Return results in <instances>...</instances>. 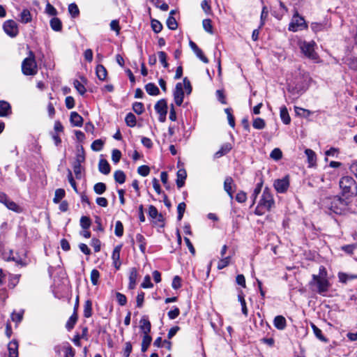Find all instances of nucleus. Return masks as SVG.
<instances>
[{
    "instance_id": "f257e3e1",
    "label": "nucleus",
    "mask_w": 357,
    "mask_h": 357,
    "mask_svg": "<svg viewBox=\"0 0 357 357\" xmlns=\"http://www.w3.org/2000/svg\"><path fill=\"white\" fill-rule=\"evenodd\" d=\"M322 207L328 214L342 215L348 208L349 202L348 199L340 196L327 197L321 201Z\"/></svg>"
},
{
    "instance_id": "f03ea898",
    "label": "nucleus",
    "mask_w": 357,
    "mask_h": 357,
    "mask_svg": "<svg viewBox=\"0 0 357 357\" xmlns=\"http://www.w3.org/2000/svg\"><path fill=\"white\" fill-rule=\"evenodd\" d=\"M310 79L308 74L299 73L288 83L287 91L293 96H300L307 89Z\"/></svg>"
},
{
    "instance_id": "7ed1b4c3",
    "label": "nucleus",
    "mask_w": 357,
    "mask_h": 357,
    "mask_svg": "<svg viewBox=\"0 0 357 357\" xmlns=\"http://www.w3.org/2000/svg\"><path fill=\"white\" fill-rule=\"evenodd\" d=\"M275 206V201L271 190L266 187L263 191L261 199L257 206L255 213L257 215H262L266 211H270Z\"/></svg>"
},
{
    "instance_id": "20e7f679",
    "label": "nucleus",
    "mask_w": 357,
    "mask_h": 357,
    "mask_svg": "<svg viewBox=\"0 0 357 357\" xmlns=\"http://www.w3.org/2000/svg\"><path fill=\"white\" fill-rule=\"evenodd\" d=\"M339 185L342 190V195L346 199L357 196V183L354 178L349 176H342L340 181Z\"/></svg>"
},
{
    "instance_id": "39448f33",
    "label": "nucleus",
    "mask_w": 357,
    "mask_h": 357,
    "mask_svg": "<svg viewBox=\"0 0 357 357\" xmlns=\"http://www.w3.org/2000/svg\"><path fill=\"white\" fill-rule=\"evenodd\" d=\"M309 285L312 290L316 291L319 294L326 296L328 292L331 284L327 278L321 276H317L313 274L312 280L310 281Z\"/></svg>"
},
{
    "instance_id": "423d86ee",
    "label": "nucleus",
    "mask_w": 357,
    "mask_h": 357,
    "mask_svg": "<svg viewBox=\"0 0 357 357\" xmlns=\"http://www.w3.org/2000/svg\"><path fill=\"white\" fill-rule=\"evenodd\" d=\"M22 70L25 75H34L37 73V65L33 52H29V57L22 61Z\"/></svg>"
},
{
    "instance_id": "0eeeda50",
    "label": "nucleus",
    "mask_w": 357,
    "mask_h": 357,
    "mask_svg": "<svg viewBox=\"0 0 357 357\" xmlns=\"http://www.w3.org/2000/svg\"><path fill=\"white\" fill-rule=\"evenodd\" d=\"M307 28V24L304 18L299 15L296 11L293 15L292 20L289 25V30L296 32Z\"/></svg>"
},
{
    "instance_id": "6e6552de",
    "label": "nucleus",
    "mask_w": 357,
    "mask_h": 357,
    "mask_svg": "<svg viewBox=\"0 0 357 357\" xmlns=\"http://www.w3.org/2000/svg\"><path fill=\"white\" fill-rule=\"evenodd\" d=\"M3 29L10 38H15L19 33L18 25L13 20H8L3 24Z\"/></svg>"
},
{
    "instance_id": "1a4fd4ad",
    "label": "nucleus",
    "mask_w": 357,
    "mask_h": 357,
    "mask_svg": "<svg viewBox=\"0 0 357 357\" xmlns=\"http://www.w3.org/2000/svg\"><path fill=\"white\" fill-rule=\"evenodd\" d=\"M314 43L304 42L301 46V52L307 58L312 60H317L318 58L317 54L314 52Z\"/></svg>"
},
{
    "instance_id": "9d476101",
    "label": "nucleus",
    "mask_w": 357,
    "mask_h": 357,
    "mask_svg": "<svg viewBox=\"0 0 357 357\" xmlns=\"http://www.w3.org/2000/svg\"><path fill=\"white\" fill-rule=\"evenodd\" d=\"M275 190L279 193H284L289 187V176H286L281 179H276L273 183Z\"/></svg>"
},
{
    "instance_id": "9b49d317",
    "label": "nucleus",
    "mask_w": 357,
    "mask_h": 357,
    "mask_svg": "<svg viewBox=\"0 0 357 357\" xmlns=\"http://www.w3.org/2000/svg\"><path fill=\"white\" fill-rule=\"evenodd\" d=\"M173 96L176 105L177 106H181L183 102L184 98L183 84L181 82H178L176 84Z\"/></svg>"
},
{
    "instance_id": "f8f14e48",
    "label": "nucleus",
    "mask_w": 357,
    "mask_h": 357,
    "mask_svg": "<svg viewBox=\"0 0 357 357\" xmlns=\"http://www.w3.org/2000/svg\"><path fill=\"white\" fill-rule=\"evenodd\" d=\"M233 187H236V185L234 183L233 178L231 176H227L224 181V190L231 199L234 198Z\"/></svg>"
},
{
    "instance_id": "ddd939ff",
    "label": "nucleus",
    "mask_w": 357,
    "mask_h": 357,
    "mask_svg": "<svg viewBox=\"0 0 357 357\" xmlns=\"http://www.w3.org/2000/svg\"><path fill=\"white\" fill-rule=\"evenodd\" d=\"M11 113L10 104L6 100H0V117H6Z\"/></svg>"
},
{
    "instance_id": "4468645a",
    "label": "nucleus",
    "mask_w": 357,
    "mask_h": 357,
    "mask_svg": "<svg viewBox=\"0 0 357 357\" xmlns=\"http://www.w3.org/2000/svg\"><path fill=\"white\" fill-rule=\"evenodd\" d=\"M18 342L16 340H13L8 344V357H18Z\"/></svg>"
},
{
    "instance_id": "2eb2a0df",
    "label": "nucleus",
    "mask_w": 357,
    "mask_h": 357,
    "mask_svg": "<svg viewBox=\"0 0 357 357\" xmlns=\"http://www.w3.org/2000/svg\"><path fill=\"white\" fill-rule=\"evenodd\" d=\"M140 329L144 333V335H149V333L151 332V324L149 320L146 317H143L140 321Z\"/></svg>"
},
{
    "instance_id": "dca6fc26",
    "label": "nucleus",
    "mask_w": 357,
    "mask_h": 357,
    "mask_svg": "<svg viewBox=\"0 0 357 357\" xmlns=\"http://www.w3.org/2000/svg\"><path fill=\"white\" fill-rule=\"evenodd\" d=\"M70 121L73 126L81 127L83 123V118L76 112H72Z\"/></svg>"
},
{
    "instance_id": "f3484780",
    "label": "nucleus",
    "mask_w": 357,
    "mask_h": 357,
    "mask_svg": "<svg viewBox=\"0 0 357 357\" xmlns=\"http://www.w3.org/2000/svg\"><path fill=\"white\" fill-rule=\"evenodd\" d=\"M32 20V16L30 11L25 8L19 15L18 21L22 24H27Z\"/></svg>"
},
{
    "instance_id": "a211bd4d",
    "label": "nucleus",
    "mask_w": 357,
    "mask_h": 357,
    "mask_svg": "<svg viewBox=\"0 0 357 357\" xmlns=\"http://www.w3.org/2000/svg\"><path fill=\"white\" fill-rule=\"evenodd\" d=\"M176 185L178 188H182L185 185V180L187 177V173L185 169H181L177 172L176 174Z\"/></svg>"
},
{
    "instance_id": "6ab92c4d",
    "label": "nucleus",
    "mask_w": 357,
    "mask_h": 357,
    "mask_svg": "<svg viewBox=\"0 0 357 357\" xmlns=\"http://www.w3.org/2000/svg\"><path fill=\"white\" fill-rule=\"evenodd\" d=\"M274 326L278 330H284L287 326L285 318L282 315H278L273 320Z\"/></svg>"
},
{
    "instance_id": "aec40b11",
    "label": "nucleus",
    "mask_w": 357,
    "mask_h": 357,
    "mask_svg": "<svg viewBox=\"0 0 357 357\" xmlns=\"http://www.w3.org/2000/svg\"><path fill=\"white\" fill-rule=\"evenodd\" d=\"M155 110L159 114L167 113V103L165 99H161L158 100L155 105Z\"/></svg>"
},
{
    "instance_id": "412c9836",
    "label": "nucleus",
    "mask_w": 357,
    "mask_h": 357,
    "mask_svg": "<svg viewBox=\"0 0 357 357\" xmlns=\"http://www.w3.org/2000/svg\"><path fill=\"white\" fill-rule=\"evenodd\" d=\"M98 169L103 174H108L110 172V165L104 158H100L98 163Z\"/></svg>"
},
{
    "instance_id": "4be33fe9",
    "label": "nucleus",
    "mask_w": 357,
    "mask_h": 357,
    "mask_svg": "<svg viewBox=\"0 0 357 357\" xmlns=\"http://www.w3.org/2000/svg\"><path fill=\"white\" fill-rule=\"evenodd\" d=\"M231 145L229 143L224 144L220 149L214 154V158H219L230 151Z\"/></svg>"
},
{
    "instance_id": "5701e85b",
    "label": "nucleus",
    "mask_w": 357,
    "mask_h": 357,
    "mask_svg": "<svg viewBox=\"0 0 357 357\" xmlns=\"http://www.w3.org/2000/svg\"><path fill=\"white\" fill-rule=\"evenodd\" d=\"M137 275L136 268H132L129 275V289H132L135 287Z\"/></svg>"
},
{
    "instance_id": "b1692460",
    "label": "nucleus",
    "mask_w": 357,
    "mask_h": 357,
    "mask_svg": "<svg viewBox=\"0 0 357 357\" xmlns=\"http://www.w3.org/2000/svg\"><path fill=\"white\" fill-rule=\"evenodd\" d=\"M280 116L282 121L285 124L288 125L291 122V118L289 116L288 110L286 106H283L280 108Z\"/></svg>"
},
{
    "instance_id": "393cba45",
    "label": "nucleus",
    "mask_w": 357,
    "mask_h": 357,
    "mask_svg": "<svg viewBox=\"0 0 357 357\" xmlns=\"http://www.w3.org/2000/svg\"><path fill=\"white\" fill-rule=\"evenodd\" d=\"M50 27L54 31H61L62 30V22L58 17H53L50 22Z\"/></svg>"
},
{
    "instance_id": "a878e982",
    "label": "nucleus",
    "mask_w": 357,
    "mask_h": 357,
    "mask_svg": "<svg viewBox=\"0 0 357 357\" xmlns=\"http://www.w3.org/2000/svg\"><path fill=\"white\" fill-rule=\"evenodd\" d=\"M146 91L151 96H157L160 93L158 87L153 83H148L145 85Z\"/></svg>"
},
{
    "instance_id": "bb28decb",
    "label": "nucleus",
    "mask_w": 357,
    "mask_h": 357,
    "mask_svg": "<svg viewBox=\"0 0 357 357\" xmlns=\"http://www.w3.org/2000/svg\"><path fill=\"white\" fill-rule=\"evenodd\" d=\"M311 327L313 330L314 335L321 342H328V340L326 338L323 334L321 329H319L315 324H311Z\"/></svg>"
},
{
    "instance_id": "cd10ccee",
    "label": "nucleus",
    "mask_w": 357,
    "mask_h": 357,
    "mask_svg": "<svg viewBox=\"0 0 357 357\" xmlns=\"http://www.w3.org/2000/svg\"><path fill=\"white\" fill-rule=\"evenodd\" d=\"M263 183H264L263 179H262V178H261L260 181L257 184V185L251 195V198L252 199V205L255 204L256 199L261 190V188L263 186Z\"/></svg>"
},
{
    "instance_id": "c85d7f7f",
    "label": "nucleus",
    "mask_w": 357,
    "mask_h": 357,
    "mask_svg": "<svg viewBox=\"0 0 357 357\" xmlns=\"http://www.w3.org/2000/svg\"><path fill=\"white\" fill-rule=\"evenodd\" d=\"M136 241L139 244V250L140 251L144 254L146 252V239L143 235L141 234H137L136 235Z\"/></svg>"
},
{
    "instance_id": "c756f323",
    "label": "nucleus",
    "mask_w": 357,
    "mask_h": 357,
    "mask_svg": "<svg viewBox=\"0 0 357 357\" xmlns=\"http://www.w3.org/2000/svg\"><path fill=\"white\" fill-rule=\"evenodd\" d=\"M125 122L128 127L133 128L136 126V117L132 112H129L126 118Z\"/></svg>"
},
{
    "instance_id": "7c9ffc66",
    "label": "nucleus",
    "mask_w": 357,
    "mask_h": 357,
    "mask_svg": "<svg viewBox=\"0 0 357 357\" xmlns=\"http://www.w3.org/2000/svg\"><path fill=\"white\" fill-rule=\"evenodd\" d=\"M114 177L116 182L123 184L126 181V176L123 171L117 170L114 172Z\"/></svg>"
},
{
    "instance_id": "2f4dec72",
    "label": "nucleus",
    "mask_w": 357,
    "mask_h": 357,
    "mask_svg": "<svg viewBox=\"0 0 357 357\" xmlns=\"http://www.w3.org/2000/svg\"><path fill=\"white\" fill-rule=\"evenodd\" d=\"M152 341V337L149 335H146L143 336L142 342V351L145 352L147 351L149 347L150 346Z\"/></svg>"
},
{
    "instance_id": "473e14b6",
    "label": "nucleus",
    "mask_w": 357,
    "mask_h": 357,
    "mask_svg": "<svg viewBox=\"0 0 357 357\" xmlns=\"http://www.w3.org/2000/svg\"><path fill=\"white\" fill-rule=\"evenodd\" d=\"M96 75L99 79L105 80L107 77V70L102 65H98L96 67Z\"/></svg>"
},
{
    "instance_id": "72a5a7b5",
    "label": "nucleus",
    "mask_w": 357,
    "mask_h": 357,
    "mask_svg": "<svg viewBox=\"0 0 357 357\" xmlns=\"http://www.w3.org/2000/svg\"><path fill=\"white\" fill-rule=\"evenodd\" d=\"M6 207L11 210V211H13L15 212H17V213H20L22 211L20 207L14 202L10 200V199H7V201L5 202L4 204Z\"/></svg>"
},
{
    "instance_id": "f704fd0d",
    "label": "nucleus",
    "mask_w": 357,
    "mask_h": 357,
    "mask_svg": "<svg viewBox=\"0 0 357 357\" xmlns=\"http://www.w3.org/2000/svg\"><path fill=\"white\" fill-rule=\"evenodd\" d=\"M294 110H295L296 115L301 116H303L305 118H307L312 114L311 111H310L308 109H303L301 107H296V106L294 107Z\"/></svg>"
},
{
    "instance_id": "c9c22d12",
    "label": "nucleus",
    "mask_w": 357,
    "mask_h": 357,
    "mask_svg": "<svg viewBox=\"0 0 357 357\" xmlns=\"http://www.w3.org/2000/svg\"><path fill=\"white\" fill-rule=\"evenodd\" d=\"M77 315L76 313H73L70 317V318L68 319V320L66 324V328H67L68 331H70L71 329L73 328L75 323L77 322Z\"/></svg>"
},
{
    "instance_id": "e433bc0d",
    "label": "nucleus",
    "mask_w": 357,
    "mask_h": 357,
    "mask_svg": "<svg viewBox=\"0 0 357 357\" xmlns=\"http://www.w3.org/2000/svg\"><path fill=\"white\" fill-rule=\"evenodd\" d=\"M92 314V303L91 301L87 300L84 306V315L85 317H90Z\"/></svg>"
},
{
    "instance_id": "4c0bfd02",
    "label": "nucleus",
    "mask_w": 357,
    "mask_h": 357,
    "mask_svg": "<svg viewBox=\"0 0 357 357\" xmlns=\"http://www.w3.org/2000/svg\"><path fill=\"white\" fill-rule=\"evenodd\" d=\"M225 112L227 114L228 123L231 128L235 127V118L232 114V109L231 108H226L225 109Z\"/></svg>"
},
{
    "instance_id": "58836bf2",
    "label": "nucleus",
    "mask_w": 357,
    "mask_h": 357,
    "mask_svg": "<svg viewBox=\"0 0 357 357\" xmlns=\"http://www.w3.org/2000/svg\"><path fill=\"white\" fill-rule=\"evenodd\" d=\"M68 12L73 18L77 17L79 14L78 6L75 3L68 6Z\"/></svg>"
},
{
    "instance_id": "ea45409f",
    "label": "nucleus",
    "mask_w": 357,
    "mask_h": 357,
    "mask_svg": "<svg viewBox=\"0 0 357 357\" xmlns=\"http://www.w3.org/2000/svg\"><path fill=\"white\" fill-rule=\"evenodd\" d=\"M64 196L65 190L63 189H56L54 193V197L53 199L54 202L56 204L60 202V201L64 197Z\"/></svg>"
},
{
    "instance_id": "a19ab883",
    "label": "nucleus",
    "mask_w": 357,
    "mask_h": 357,
    "mask_svg": "<svg viewBox=\"0 0 357 357\" xmlns=\"http://www.w3.org/2000/svg\"><path fill=\"white\" fill-rule=\"evenodd\" d=\"M231 256L222 257L218 263V268L221 270L227 267L229 264Z\"/></svg>"
},
{
    "instance_id": "79ce46f5",
    "label": "nucleus",
    "mask_w": 357,
    "mask_h": 357,
    "mask_svg": "<svg viewBox=\"0 0 357 357\" xmlns=\"http://www.w3.org/2000/svg\"><path fill=\"white\" fill-rule=\"evenodd\" d=\"M252 126L255 129L261 130L265 128L266 123L263 119L256 118L253 121Z\"/></svg>"
},
{
    "instance_id": "37998d69",
    "label": "nucleus",
    "mask_w": 357,
    "mask_h": 357,
    "mask_svg": "<svg viewBox=\"0 0 357 357\" xmlns=\"http://www.w3.org/2000/svg\"><path fill=\"white\" fill-rule=\"evenodd\" d=\"M103 144L104 142L102 139H96L91 144V149L94 151H100V150H102Z\"/></svg>"
},
{
    "instance_id": "c03bdc74",
    "label": "nucleus",
    "mask_w": 357,
    "mask_h": 357,
    "mask_svg": "<svg viewBox=\"0 0 357 357\" xmlns=\"http://www.w3.org/2000/svg\"><path fill=\"white\" fill-rule=\"evenodd\" d=\"M167 26L171 30H176L178 27V23L173 16H169L167 20Z\"/></svg>"
},
{
    "instance_id": "a18cd8bd",
    "label": "nucleus",
    "mask_w": 357,
    "mask_h": 357,
    "mask_svg": "<svg viewBox=\"0 0 357 357\" xmlns=\"http://www.w3.org/2000/svg\"><path fill=\"white\" fill-rule=\"evenodd\" d=\"M93 190L96 194L102 195L106 190V185L102 182L97 183L96 184H95Z\"/></svg>"
},
{
    "instance_id": "49530a36",
    "label": "nucleus",
    "mask_w": 357,
    "mask_h": 357,
    "mask_svg": "<svg viewBox=\"0 0 357 357\" xmlns=\"http://www.w3.org/2000/svg\"><path fill=\"white\" fill-rule=\"evenodd\" d=\"M132 109L137 114H142L144 111V104L140 102H135L132 104Z\"/></svg>"
},
{
    "instance_id": "de8ad7c7",
    "label": "nucleus",
    "mask_w": 357,
    "mask_h": 357,
    "mask_svg": "<svg viewBox=\"0 0 357 357\" xmlns=\"http://www.w3.org/2000/svg\"><path fill=\"white\" fill-rule=\"evenodd\" d=\"M185 208H186V204L184 202H181L180 204H178V205L177 206V212H178L177 220L178 221L182 220V218L183 217V214L185 211Z\"/></svg>"
},
{
    "instance_id": "09e8293b",
    "label": "nucleus",
    "mask_w": 357,
    "mask_h": 357,
    "mask_svg": "<svg viewBox=\"0 0 357 357\" xmlns=\"http://www.w3.org/2000/svg\"><path fill=\"white\" fill-rule=\"evenodd\" d=\"M114 233L118 237H121L123 234V225L119 220L116 222Z\"/></svg>"
},
{
    "instance_id": "8fccbe9b",
    "label": "nucleus",
    "mask_w": 357,
    "mask_h": 357,
    "mask_svg": "<svg viewBox=\"0 0 357 357\" xmlns=\"http://www.w3.org/2000/svg\"><path fill=\"white\" fill-rule=\"evenodd\" d=\"M151 24V28L155 33H158L162 31V24L158 20H152Z\"/></svg>"
},
{
    "instance_id": "3c124183",
    "label": "nucleus",
    "mask_w": 357,
    "mask_h": 357,
    "mask_svg": "<svg viewBox=\"0 0 357 357\" xmlns=\"http://www.w3.org/2000/svg\"><path fill=\"white\" fill-rule=\"evenodd\" d=\"M202 25L204 29L209 33H213V26H212V22L210 19H205L202 22Z\"/></svg>"
},
{
    "instance_id": "603ef678",
    "label": "nucleus",
    "mask_w": 357,
    "mask_h": 357,
    "mask_svg": "<svg viewBox=\"0 0 357 357\" xmlns=\"http://www.w3.org/2000/svg\"><path fill=\"white\" fill-rule=\"evenodd\" d=\"M74 86L80 95H84L86 92V88L84 85L81 83L79 80L74 81Z\"/></svg>"
},
{
    "instance_id": "864d4df0",
    "label": "nucleus",
    "mask_w": 357,
    "mask_h": 357,
    "mask_svg": "<svg viewBox=\"0 0 357 357\" xmlns=\"http://www.w3.org/2000/svg\"><path fill=\"white\" fill-rule=\"evenodd\" d=\"M85 160L84 149L82 146L77 150L75 162L82 163Z\"/></svg>"
},
{
    "instance_id": "5fc2aeb1",
    "label": "nucleus",
    "mask_w": 357,
    "mask_h": 357,
    "mask_svg": "<svg viewBox=\"0 0 357 357\" xmlns=\"http://www.w3.org/2000/svg\"><path fill=\"white\" fill-rule=\"evenodd\" d=\"M27 236V230L24 226L20 225L17 231V237L24 240Z\"/></svg>"
},
{
    "instance_id": "6e6d98bb",
    "label": "nucleus",
    "mask_w": 357,
    "mask_h": 357,
    "mask_svg": "<svg viewBox=\"0 0 357 357\" xmlns=\"http://www.w3.org/2000/svg\"><path fill=\"white\" fill-rule=\"evenodd\" d=\"M238 301H240L241 305L242 313L245 317H247L248 316V309H247V307H246V303H245V301L244 299V296L243 295V293L238 294Z\"/></svg>"
},
{
    "instance_id": "4d7b16f0",
    "label": "nucleus",
    "mask_w": 357,
    "mask_h": 357,
    "mask_svg": "<svg viewBox=\"0 0 357 357\" xmlns=\"http://www.w3.org/2000/svg\"><path fill=\"white\" fill-rule=\"evenodd\" d=\"M325 28H326V24H322V23L312 22L311 24V29L315 33L324 31L325 29Z\"/></svg>"
},
{
    "instance_id": "13d9d810",
    "label": "nucleus",
    "mask_w": 357,
    "mask_h": 357,
    "mask_svg": "<svg viewBox=\"0 0 357 357\" xmlns=\"http://www.w3.org/2000/svg\"><path fill=\"white\" fill-rule=\"evenodd\" d=\"M82 163L75 162L73 163V170L75 174L76 178L80 179L82 177Z\"/></svg>"
},
{
    "instance_id": "bf43d9fd",
    "label": "nucleus",
    "mask_w": 357,
    "mask_h": 357,
    "mask_svg": "<svg viewBox=\"0 0 357 357\" xmlns=\"http://www.w3.org/2000/svg\"><path fill=\"white\" fill-rule=\"evenodd\" d=\"M270 156L272 159L278 160L282 158V153L280 149L275 148L271 151Z\"/></svg>"
},
{
    "instance_id": "052dcab7",
    "label": "nucleus",
    "mask_w": 357,
    "mask_h": 357,
    "mask_svg": "<svg viewBox=\"0 0 357 357\" xmlns=\"http://www.w3.org/2000/svg\"><path fill=\"white\" fill-rule=\"evenodd\" d=\"M305 153L307 157V160H308V162L310 164H313L315 160H316V154L315 153L311 150V149H307L305 151Z\"/></svg>"
},
{
    "instance_id": "680f3d73",
    "label": "nucleus",
    "mask_w": 357,
    "mask_h": 357,
    "mask_svg": "<svg viewBox=\"0 0 357 357\" xmlns=\"http://www.w3.org/2000/svg\"><path fill=\"white\" fill-rule=\"evenodd\" d=\"M80 225L84 229L89 228L91 226L90 218L86 216H82L80 219Z\"/></svg>"
},
{
    "instance_id": "e2e57ef3",
    "label": "nucleus",
    "mask_w": 357,
    "mask_h": 357,
    "mask_svg": "<svg viewBox=\"0 0 357 357\" xmlns=\"http://www.w3.org/2000/svg\"><path fill=\"white\" fill-rule=\"evenodd\" d=\"M158 58L164 68H167L169 64L167 61V54L165 52H158Z\"/></svg>"
},
{
    "instance_id": "0e129e2a",
    "label": "nucleus",
    "mask_w": 357,
    "mask_h": 357,
    "mask_svg": "<svg viewBox=\"0 0 357 357\" xmlns=\"http://www.w3.org/2000/svg\"><path fill=\"white\" fill-rule=\"evenodd\" d=\"M137 173L142 176H146L150 173V168L147 165H142L138 167Z\"/></svg>"
},
{
    "instance_id": "69168bd1",
    "label": "nucleus",
    "mask_w": 357,
    "mask_h": 357,
    "mask_svg": "<svg viewBox=\"0 0 357 357\" xmlns=\"http://www.w3.org/2000/svg\"><path fill=\"white\" fill-rule=\"evenodd\" d=\"M45 13L51 16H56L57 15L56 9L49 2L46 4Z\"/></svg>"
},
{
    "instance_id": "338daca9",
    "label": "nucleus",
    "mask_w": 357,
    "mask_h": 357,
    "mask_svg": "<svg viewBox=\"0 0 357 357\" xmlns=\"http://www.w3.org/2000/svg\"><path fill=\"white\" fill-rule=\"evenodd\" d=\"M357 248V244H349L344 245L341 248L342 250L345 252L349 255H351L354 252V250Z\"/></svg>"
},
{
    "instance_id": "774afa93",
    "label": "nucleus",
    "mask_w": 357,
    "mask_h": 357,
    "mask_svg": "<svg viewBox=\"0 0 357 357\" xmlns=\"http://www.w3.org/2000/svg\"><path fill=\"white\" fill-rule=\"evenodd\" d=\"M100 276L99 271L96 269H93L91 272V280L93 285L98 284V280Z\"/></svg>"
}]
</instances>
